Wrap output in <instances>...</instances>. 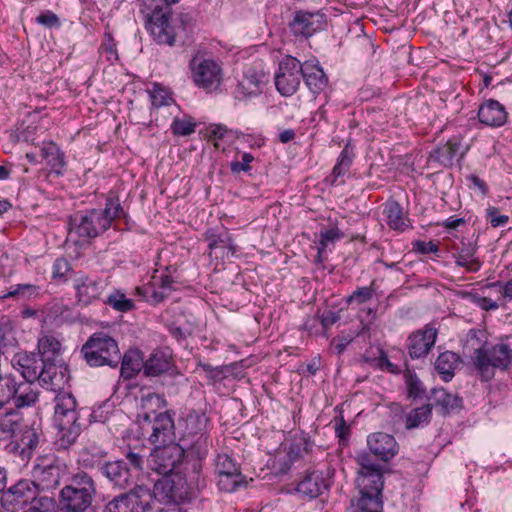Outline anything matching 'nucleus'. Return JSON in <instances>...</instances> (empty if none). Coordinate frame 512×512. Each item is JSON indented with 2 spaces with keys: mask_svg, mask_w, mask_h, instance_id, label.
Wrapping results in <instances>:
<instances>
[{
  "mask_svg": "<svg viewBox=\"0 0 512 512\" xmlns=\"http://www.w3.org/2000/svg\"><path fill=\"white\" fill-rule=\"evenodd\" d=\"M96 495L97 484L94 478L79 470L59 492V512H93L90 508Z\"/></svg>",
  "mask_w": 512,
  "mask_h": 512,
  "instance_id": "nucleus-4",
  "label": "nucleus"
},
{
  "mask_svg": "<svg viewBox=\"0 0 512 512\" xmlns=\"http://www.w3.org/2000/svg\"><path fill=\"white\" fill-rule=\"evenodd\" d=\"M478 250V246L473 242H465L462 240L460 245L456 247L455 253L453 254V258L455 259V264L459 267H463L467 272H477L480 270L482 263L478 257H476V253Z\"/></svg>",
  "mask_w": 512,
  "mask_h": 512,
  "instance_id": "nucleus-30",
  "label": "nucleus"
},
{
  "mask_svg": "<svg viewBox=\"0 0 512 512\" xmlns=\"http://www.w3.org/2000/svg\"><path fill=\"white\" fill-rule=\"evenodd\" d=\"M77 410V401L71 393L61 392L55 397L54 420L58 428L56 445L67 450L79 437L82 423Z\"/></svg>",
  "mask_w": 512,
  "mask_h": 512,
  "instance_id": "nucleus-5",
  "label": "nucleus"
},
{
  "mask_svg": "<svg viewBox=\"0 0 512 512\" xmlns=\"http://www.w3.org/2000/svg\"><path fill=\"white\" fill-rule=\"evenodd\" d=\"M104 303L119 312L131 311L135 306L133 300L128 299L120 290H114V292L104 300Z\"/></svg>",
  "mask_w": 512,
  "mask_h": 512,
  "instance_id": "nucleus-45",
  "label": "nucleus"
},
{
  "mask_svg": "<svg viewBox=\"0 0 512 512\" xmlns=\"http://www.w3.org/2000/svg\"><path fill=\"white\" fill-rule=\"evenodd\" d=\"M21 436L18 442L22 460H29L36 450L45 442V436L42 429L34 424L22 428Z\"/></svg>",
  "mask_w": 512,
  "mask_h": 512,
  "instance_id": "nucleus-28",
  "label": "nucleus"
},
{
  "mask_svg": "<svg viewBox=\"0 0 512 512\" xmlns=\"http://www.w3.org/2000/svg\"><path fill=\"white\" fill-rule=\"evenodd\" d=\"M217 485L221 491L233 492L245 482L240 464L228 453H219L214 461Z\"/></svg>",
  "mask_w": 512,
  "mask_h": 512,
  "instance_id": "nucleus-16",
  "label": "nucleus"
},
{
  "mask_svg": "<svg viewBox=\"0 0 512 512\" xmlns=\"http://www.w3.org/2000/svg\"><path fill=\"white\" fill-rule=\"evenodd\" d=\"M189 68L195 85L211 92L216 90L222 80V69L212 58H206L197 52L189 62Z\"/></svg>",
  "mask_w": 512,
  "mask_h": 512,
  "instance_id": "nucleus-11",
  "label": "nucleus"
},
{
  "mask_svg": "<svg viewBox=\"0 0 512 512\" xmlns=\"http://www.w3.org/2000/svg\"><path fill=\"white\" fill-rule=\"evenodd\" d=\"M176 267L169 266L166 268V271L168 272L167 275L161 276V282H160V289L167 292V294H170L171 291H173V283L175 282L172 273L176 272Z\"/></svg>",
  "mask_w": 512,
  "mask_h": 512,
  "instance_id": "nucleus-62",
  "label": "nucleus"
},
{
  "mask_svg": "<svg viewBox=\"0 0 512 512\" xmlns=\"http://www.w3.org/2000/svg\"><path fill=\"white\" fill-rule=\"evenodd\" d=\"M38 351L39 355L44 360H53V358L60 353L61 343L60 341L52 336L45 335L38 340Z\"/></svg>",
  "mask_w": 512,
  "mask_h": 512,
  "instance_id": "nucleus-43",
  "label": "nucleus"
},
{
  "mask_svg": "<svg viewBox=\"0 0 512 512\" xmlns=\"http://www.w3.org/2000/svg\"><path fill=\"white\" fill-rule=\"evenodd\" d=\"M344 237L342 231H340L337 227L327 229L320 234V241L318 246V254H321L328 242H334L335 240H339Z\"/></svg>",
  "mask_w": 512,
  "mask_h": 512,
  "instance_id": "nucleus-54",
  "label": "nucleus"
},
{
  "mask_svg": "<svg viewBox=\"0 0 512 512\" xmlns=\"http://www.w3.org/2000/svg\"><path fill=\"white\" fill-rule=\"evenodd\" d=\"M328 482L320 471H311L305 474L297 484L296 491L302 497L314 499L328 489Z\"/></svg>",
  "mask_w": 512,
  "mask_h": 512,
  "instance_id": "nucleus-29",
  "label": "nucleus"
},
{
  "mask_svg": "<svg viewBox=\"0 0 512 512\" xmlns=\"http://www.w3.org/2000/svg\"><path fill=\"white\" fill-rule=\"evenodd\" d=\"M460 364V357L451 351L441 353L435 361V369L441 378L448 382L454 376V371Z\"/></svg>",
  "mask_w": 512,
  "mask_h": 512,
  "instance_id": "nucleus-36",
  "label": "nucleus"
},
{
  "mask_svg": "<svg viewBox=\"0 0 512 512\" xmlns=\"http://www.w3.org/2000/svg\"><path fill=\"white\" fill-rule=\"evenodd\" d=\"M437 334V329L431 323L411 333L407 339L409 356L412 359L426 357L435 345Z\"/></svg>",
  "mask_w": 512,
  "mask_h": 512,
  "instance_id": "nucleus-20",
  "label": "nucleus"
},
{
  "mask_svg": "<svg viewBox=\"0 0 512 512\" xmlns=\"http://www.w3.org/2000/svg\"><path fill=\"white\" fill-rule=\"evenodd\" d=\"M57 507L54 494L39 491V495L30 502L26 512H57Z\"/></svg>",
  "mask_w": 512,
  "mask_h": 512,
  "instance_id": "nucleus-42",
  "label": "nucleus"
},
{
  "mask_svg": "<svg viewBox=\"0 0 512 512\" xmlns=\"http://www.w3.org/2000/svg\"><path fill=\"white\" fill-rule=\"evenodd\" d=\"M41 376L37 379L43 386L56 390L59 386L56 382L58 377V368L54 364L53 360H44L41 367Z\"/></svg>",
  "mask_w": 512,
  "mask_h": 512,
  "instance_id": "nucleus-44",
  "label": "nucleus"
},
{
  "mask_svg": "<svg viewBox=\"0 0 512 512\" xmlns=\"http://www.w3.org/2000/svg\"><path fill=\"white\" fill-rule=\"evenodd\" d=\"M172 367L171 353L165 350H155L144 362V374L149 377H156L167 373Z\"/></svg>",
  "mask_w": 512,
  "mask_h": 512,
  "instance_id": "nucleus-33",
  "label": "nucleus"
},
{
  "mask_svg": "<svg viewBox=\"0 0 512 512\" xmlns=\"http://www.w3.org/2000/svg\"><path fill=\"white\" fill-rule=\"evenodd\" d=\"M121 217H126V213L119 199L109 196L104 209H89L70 216V232L85 239L95 238L108 230L115 219Z\"/></svg>",
  "mask_w": 512,
  "mask_h": 512,
  "instance_id": "nucleus-3",
  "label": "nucleus"
},
{
  "mask_svg": "<svg viewBox=\"0 0 512 512\" xmlns=\"http://www.w3.org/2000/svg\"><path fill=\"white\" fill-rule=\"evenodd\" d=\"M302 70V64L297 58L290 55L282 58L274 76L275 87L282 96L290 97L297 92Z\"/></svg>",
  "mask_w": 512,
  "mask_h": 512,
  "instance_id": "nucleus-14",
  "label": "nucleus"
},
{
  "mask_svg": "<svg viewBox=\"0 0 512 512\" xmlns=\"http://www.w3.org/2000/svg\"><path fill=\"white\" fill-rule=\"evenodd\" d=\"M155 446L150 454V467L163 476L173 474V471L182 463L184 457H189L188 450L179 442Z\"/></svg>",
  "mask_w": 512,
  "mask_h": 512,
  "instance_id": "nucleus-13",
  "label": "nucleus"
},
{
  "mask_svg": "<svg viewBox=\"0 0 512 512\" xmlns=\"http://www.w3.org/2000/svg\"><path fill=\"white\" fill-rule=\"evenodd\" d=\"M179 0H143L140 11L144 15L146 28L153 39L161 45L173 46L176 30L170 21L171 5Z\"/></svg>",
  "mask_w": 512,
  "mask_h": 512,
  "instance_id": "nucleus-6",
  "label": "nucleus"
},
{
  "mask_svg": "<svg viewBox=\"0 0 512 512\" xmlns=\"http://www.w3.org/2000/svg\"><path fill=\"white\" fill-rule=\"evenodd\" d=\"M73 288L78 302L86 306L100 299L105 286L100 278L76 272L73 277Z\"/></svg>",
  "mask_w": 512,
  "mask_h": 512,
  "instance_id": "nucleus-19",
  "label": "nucleus"
},
{
  "mask_svg": "<svg viewBox=\"0 0 512 512\" xmlns=\"http://www.w3.org/2000/svg\"><path fill=\"white\" fill-rule=\"evenodd\" d=\"M65 472L66 466L55 456H41L33 468V482L39 491L54 494L53 490L59 487Z\"/></svg>",
  "mask_w": 512,
  "mask_h": 512,
  "instance_id": "nucleus-12",
  "label": "nucleus"
},
{
  "mask_svg": "<svg viewBox=\"0 0 512 512\" xmlns=\"http://www.w3.org/2000/svg\"><path fill=\"white\" fill-rule=\"evenodd\" d=\"M5 392L0 401V408L2 409L11 400L14 403L16 410L24 407H31L36 404L39 399L40 391L35 384V381L25 380L23 382H17L16 379L11 376L7 378Z\"/></svg>",
  "mask_w": 512,
  "mask_h": 512,
  "instance_id": "nucleus-15",
  "label": "nucleus"
},
{
  "mask_svg": "<svg viewBox=\"0 0 512 512\" xmlns=\"http://www.w3.org/2000/svg\"><path fill=\"white\" fill-rule=\"evenodd\" d=\"M136 292L138 295L142 296L143 299L147 302H150L152 304H158L162 301H164L169 294L165 292L164 290L156 289L153 285H147L144 287H137Z\"/></svg>",
  "mask_w": 512,
  "mask_h": 512,
  "instance_id": "nucleus-50",
  "label": "nucleus"
},
{
  "mask_svg": "<svg viewBox=\"0 0 512 512\" xmlns=\"http://www.w3.org/2000/svg\"><path fill=\"white\" fill-rule=\"evenodd\" d=\"M210 418L201 409L185 408L177 420L178 442L191 458L204 459L209 451Z\"/></svg>",
  "mask_w": 512,
  "mask_h": 512,
  "instance_id": "nucleus-2",
  "label": "nucleus"
},
{
  "mask_svg": "<svg viewBox=\"0 0 512 512\" xmlns=\"http://www.w3.org/2000/svg\"><path fill=\"white\" fill-rule=\"evenodd\" d=\"M144 468V456L134 451L125 453L124 458L108 460L100 467V473L109 483L119 489H131L137 484Z\"/></svg>",
  "mask_w": 512,
  "mask_h": 512,
  "instance_id": "nucleus-7",
  "label": "nucleus"
},
{
  "mask_svg": "<svg viewBox=\"0 0 512 512\" xmlns=\"http://www.w3.org/2000/svg\"><path fill=\"white\" fill-rule=\"evenodd\" d=\"M39 294L38 287L32 284H17L15 286L10 287V290L1 296L3 299L7 298H17V299H27L31 297H35Z\"/></svg>",
  "mask_w": 512,
  "mask_h": 512,
  "instance_id": "nucleus-48",
  "label": "nucleus"
},
{
  "mask_svg": "<svg viewBox=\"0 0 512 512\" xmlns=\"http://www.w3.org/2000/svg\"><path fill=\"white\" fill-rule=\"evenodd\" d=\"M151 493L165 502L180 504L190 498L191 488L182 475L169 474L155 482Z\"/></svg>",
  "mask_w": 512,
  "mask_h": 512,
  "instance_id": "nucleus-17",
  "label": "nucleus"
},
{
  "mask_svg": "<svg viewBox=\"0 0 512 512\" xmlns=\"http://www.w3.org/2000/svg\"><path fill=\"white\" fill-rule=\"evenodd\" d=\"M374 281L371 283L370 286H364L357 288L346 300L348 304L356 303L358 305L366 303L367 301L371 300L374 293Z\"/></svg>",
  "mask_w": 512,
  "mask_h": 512,
  "instance_id": "nucleus-52",
  "label": "nucleus"
},
{
  "mask_svg": "<svg viewBox=\"0 0 512 512\" xmlns=\"http://www.w3.org/2000/svg\"><path fill=\"white\" fill-rule=\"evenodd\" d=\"M340 314L338 311L326 310L320 317V322L325 331L340 320Z\"/></svg>",
  "mask_w": 512,
  "mask_h": 512,
  "instance_id": "nucleus-59",
  "label": "nucleus"
},
{
  "mask_svg": "<svg viewBox=\"0 0 512 512\" xmlns=\"http://www.w3.org/2000/svg\"><path fill=\"white\" fill-rule=\"evenodd\" d=\"M196 123L191 117L174 118L171 131L175 136H189L195 132Z\"/></svg>",
  "mask_w": 512,
  "mask_h": 512,
  "instance_id": "nucleus-49",
  "label": "nucleus"
},
{
  "mask_svg": "<svg viewBox=\"0 0 512 512\" xmlns=\"http://www.w3.org/2000/svg\"><path fill=\"white\" fill-rule=\"evenodd\" d=\"M459 150V143L453 140H448L447 143L441 147L436 148L430 153V160L437 162L443 167H450Z\"/></svg>",
  "mask_w": 512,
  "mask_h": 512,
  "instance_id": "nucleus-39",
  "label": "nucleus"
},
{
  "mask_svg": "<svg viewBox=\"0 0 512 512\" xmlns=\"http://www.w3.org/2000/svg\"><path fill=\"white\" fill-rule=\"evenodd\" d=\"M472 302L485 311L496 310L499 305L492 299L479 295H472Z\"/></svg>",
  "mask_w": 512,
  "mask_h": 512,
  "instance_id": "nucleus-64",
  "label": "nucleus"
},
{
  "mask_svg": "<svg viewBox=\"0 0 512 512\" xmlns=\"http://www.w3.org/2000/svg\"><path fill=\"white\" fill-rule=\"evenodd\" d=\"M486 219L494 228L505 226L509 222V217L507 215H501L499 208L494 206H489L486 209Z\"/></svg>",
  "mask_w": 512,
  "mask_h": 512,
  "instance_id": "nucleus-55",
  "label": "nucleus"
},
{
  "mask_svg": "<svg viewBox=\"0 0 512 512\" xmlns=\"http://www.w3.org/2000/svg\"><path fill=\"white\" fill-rule=\"evenodd\" d=\"M36 22L46 28L60 27L59 17L52 11H45L36 17Z\"/></svg>",
  "mask_w": 512,
  "mask_h": 512,
  "instance_id": "nucleus-58",
  "label": "nucleus"
},
{
  "mask_svg": "<svg viewBox=\"0 0 512 512\" xmlns=\"http://www.w3.org/2000/svg\"><path fill=\"white\" fill-rule=\"evenodd\" d=\"M23 421L22 413L14 408L0 410V441L11 439L22 431Z\"/></svg>",
  "mask_w": 512,
  "mask_h": 512,
  "instance_id": "nucleus-32",
  "label": "nucleus"
},
{
  "mask_svg": "<svg viewBox=\"0 0 512 512\" xmlns=\"http://www.w3.org/2000/svg\"><path fill=\"white\" fill-rule=\"evenodd\" d=\"M325 17L319 12L299 10L294 13L293 20L289 23L292 34L296 37L308 38L315 32L323 29Z\"/></svg>",
  "mask_w": 512,
  "mask_h": 512,
  "instance_id": "nucleus-21",
  "label": "nucleus"
},
{
  "mask_svg": "<svg viewBox=\"0 0 512 512\" xmlns=\"http://www.w3.org/2000/svg\"><path fill=\"white\" fill-rule=\"evenodd\" d=\"M80 352L90 367L109 366L115 368L121 360L118 343L103 332L92 334L83 344Z\"/></svg>",
  "mask_w": 512,
  "mask_h": 512,
  "instance_id": "nucleus-8",
  "label": "nucleus"
},
{
  "mask_svg": "<svg viewBox=\"0 0 512 512\" xmlns=\"http://www.w3.org/2000/svg\"><path fill=\"white\" fill-rule=\"evenodd\" d=\"M370 452L379 460L387 462L392 459L399 450L395 438L387 433L376 432L367 437Z\"/></svg>",
  "mask_w": 512,
  "mask_h": 512,
  "instance_id": "nucleus-24",
  "label": "nucleus"
},
{
  "mask_svg": "<svg viewBox=\"0 0 512 512\" xmlns=\"http://www.w3.org/2000/svg\"><path fill=\"white\" fill-rule=\"evenodd\" d=\"M413 250L421 254L437 253L439 251L438 245L433 241L425 242L417 240L413 243Z\"/></svg>",
  "mask_w": 512,
  "mask_h": 512,
  "instance_id": "nucleus-61",
  "label": "nucleus"
},
{
  "mask_svg": "<svg viewBox=\"0 0 512 512\" xmlns=\"http://www.w3.org/2000/svg\"><path fill=\"white\" fill-rule=\"evenodd\" d=\"M359 488V497L352 500L354 512H381L383 509L382 490L383 484H371L364 487L357 485Z\"/></svg>",
  "mask_w": 512,
  "mask_h": 512,
  "instance_id": "nucleus-22",
  "label": "nucleus"
},
{
  "mask_svg": "<svg viewBox=\"0 0 512 512\" xmlns=\"http://www.w3.org/2000/svg\"><path fill=\"white\" fill-rule=\"evenodd\" d=\"M171 101L169 93L163 88H155L151 93V102L154 107L167 106Z\"/></svg>",
  "mask_w": 512,
  "mask_h": 512,
  "instance_id": "nucleus-56",
  "label": "nucleus"
},
{
  "mask_svg": "<svg viewBox=\"0 0 512 512\" xmlns=\"http://www.w3.org/2000/svg\"><path fill=\"white\" fill-rule=\"evenodd\" d=\"M266 82V74L261 68L255 66L247 67L234 89L233 95L238 100L258 96L262 93Z\"/></svg>",
  "mask_w": 512,
  "mask_h": 512,
  "instance_id": "nucleus-18",
  "label": "nucleus"
},
{
  "mask_svg": "<svg viewBox=\"0 0 512 512\" xmlns=\"http://www.w3.org/2000/svg\"><path fill=\"white\" fill-rule=\"evenodd\" d=\"M152 493L146 485H135L127 492L114 497L103 512H149Z\"/></svg>",
  "mask_w": 512,
  "mask_h": 512,
  "instance_id": "nucleus-10",
  "label": "nucleus"
},
{
  "mask_svg": "<svg viewBox=\"0 0 512 512\" xmlns=\"http://www.w3.org/2000/svg\"><path fill=\"white\" fill-rule=\"evenodd\" d=\"M44 359L39 354L27 351L17 352L12 360V366L21 373L23 378L28 381H37L41 376V367Z\"/></svg>",
  "mask_w": 512,
  "mask_h": 512,
  "instance_id": "nucleus-23",
  "label": "nucleus"
},
{
  "mask_svg": "<svg viewBox=\"0 0 512 512\" xmlns=\"http://www.w3.org/2000/svg\"><path fill=\"white\" fill-rule=\"evenodd\" d=\"M302 69V79L312 93L318 94L327 87L328 78L318 63L305 61Z\"/></svg>",
  "mask_w": 512,
  "mask_h": 512,
  "instance_id": "nucleus-31",
  "label": "nucleus"
},
{
  "mask_svg": "<svg viewBox=\"0 0 512 512\" xmlns=\"http://www.w3.org/2000/svg\"><path fill=\"white\" fill-rule=\"evenodd\" d=\"M512 361V349L507 344L499 343L492 347H481L475 351L474 365L483 380L494 375V369H507Z\"/></svg>",
  "mask_w": 512,
  "mask_h": 512,
  "instance_id": "nucleus-9",
  "label": "nucleus"
},
{
  "mask_svg": "<svg viewBox=\"0 0 512 512\" xmlns=\"http://www.w3.org/2000/svg\"><path fill=\"white\" fill-rule=\"evenodd\" d=\"M121 375L124 379H131L142 369L144 370V361L139 350H128L121 355Z\"/></svg>",
  "mask_w": 512,
  "mask_h": 512,
  "instance_id": "nucleus-35",
  "label": "nucleus"
},
{
  "mask_svg": "<svg viewBox=\"0 0 512 512\" xmlns=\"http://www.w3.org/2000/svg\"><path fill=\"white\" fill-rule=\"evenodd\" d=\"M432 415V405L426 404L421 407L412 409L405 416V427L407 429H415L427 425Z\"/></svg>",
  "mask_w": 512,
  "mask_h": 512,
  "instance_id": "nucleus-41",
  "label": "nucleus"
},
{
  "mask_svg": "<svg viewBox=\"0 0 512 512\" xmlns=\"http://www.w3.org/2000/svg\"><path fill=\"white\" fill-rule=\"evenodd\" d=\"M108 452L101 447H97L95 445H91L85 447L79 456V463L84 468L95 469L97 468L100 471V467L107 462L106 457Z\"/></svg>",
  "mask_w": 512,
  "mask_h": 512,
  "instance_id": "nucleus-37",
  "label": "nucleus"
},
{
  "mask_svg": "<svg viewBox=\"0 0 512 512\" xmlns=\"http://www.w3.org/2000/svg\"><path fill=\"white\" fill-rule=\"evenodd\" d=\"M71 266L67 259L65 258H57L52 267V276L54 279H64L66 274L70 271Z\"/></svg>",
  "mask_w": 512,
  "mask_h": 512,
  "instance_id": "nucleus-57",
  "label": "nucleus"
},
{
  "mask_svg": "<svg viewBox=\"0 0 512 512\" xmlns=\"http://www.w3.org/2000/svg\"><path fill=\"white\" fill-rule=\"evenodd\" d=\"M353 157L354 154L352 150L349 149L348 146H345V148L341 151L338 161L332 170L333 184L336 182L338 177L343 176L349 171Z\"/></svg>",
  "mask_w": 512,
  "mask_h": 512,
  "instance_id": "nucleus-46",
  "label": "nucleus"
},
{
  "mask_svg": "<svg viewBox=\"0 0 512 512\" xmlns=\"http://www.w3.org/2000/svg\"><path fill=\"white\" fill-rule=\"evenodd\" d=\"M354 335L341 333L332 341L338 354H341L345 348L353 341Z\"/></svg>",
  "mask_w": 512,
  "mask_h": 512,
  "instance_id": "nucleus-63",
  "label": "nucleus"
},
{
  "mask_svg": "<svg viewBox=\"0 0 512 512\" xmlns=\"http://www.w3.org/2000/svg\"><path fill=\"white\" fill-rule=\"evenodd\" d=\"M254 160V156L250 153L242 155V161H234L231 163L232 172L238 173L241 171L248 172L251 169L250 163Z\"/></svg>",
  "mask_w": 512,
  "mask_h": 512,
  "instance_id": "nucleus-60",
  "label": "nucleus"
},
{
  "mask_svg": "<svg viewBox=\"0 0 512 512\" xmlns=\"http://www.w3.org/2000/svg\"><path fill=\"white\" fill-rule=\"evenodd\" d=\"M432 394L435 405L440 407L444 414L461 407L462 399L444 388L433 389Z\"/></svg>",
  "mask_w": 512,
  "mask_h": 512,
  "instance_id": "nucleus-40",
  "label": "nucleus"
},
{
  "mask_svg": "<svg viewBox=\"0 0 512 512\" xmlns=\"http://www.w3.org/2000/svg\"><path fill=\"white\" fill-rule=\"evenodd\" d=\"M41 157L56 174H62L65 166V154L53 141H45L40 148Z\"/></svg>",
  "mask_w": 512,
  "mask_h": 512,
  "instance_id": "nucleus-34",
  "label": "nucleus"
},
{
  "mask_svg": "<svg viewBox=\"0 0 512 512\" xmlns=\"http://www.w3.org/2000/svg\"><path fill=\"white\" fill-rule=\"evenodd\" d=\"M477 116L485 126L501 127L507 122L508 113L499 101L488 99L479 106Z\"/></svg>",
  "mask_w": 512,
  "mask_h": 512,
  "instance_id": "nucleus-26",
  "label": "nucleus"
},
{
  "mask_svg": "<svg viewBox=\"0 0 512 512\" xmlns=\"http://www.w3.org/2000/svg\"><path fill=\"white\" fill-rule=\"evenodd\" d=\"M388 226L397 231H404L408 228V219L404 217L402 207L397 201H388L384 206Z\"/></svg>",
  "mask_w": 512,
  "mask_h": 512,
  "instance_id": "nucleus-38",
  "label": "nucleus"
},
{
  "mask_svg": "<svg viewBox=\"0 0 512 512\" xmlns=\"http://www.w3.org/2000/svg\"><path fill=\"white\" fill-rule=\"evenodd\" d=\"M166 406V400L159 394L151 393L142 398L141 412L138 413L143 434L154 445H162L172 440L176 426L169 411H160Z\"/></svg>",
  "mask_w": 512,
  "mask_h": 512,
  "instance_id": "nucleus-1",
  "label": "nucleus"
},
{
  "mask_svg": "<svg viewBox=\"0 0 512 512\" xmlns=\"http://www.w3.org/2000/svg\"><path fill=\"white\" fill-rule=\"evenodd\" d=\"M404 378L407 386L408 397L413 399L423 398L425 395V388L417 375L414 372L407 370L404 374Z\"/></svg>",
  "mask_w": 512,
  "mask_h": 512,
  "instance_id": "nucleus-47",
  "label": "nucleus"
},
{
  "mask_svg": "<svg viewBox=\"0 0 512 512\" xmlns=\"http://www.w3.org/2000/svg\"><path fill=\"white\" fill-rule=\"evenodd\" d=\"M356 461L360 466L359 475L356 479L357 485L367 487V485L371 484H378V486L383 484L382 467L373 461L369 453H359Z\"/></svg>",
  "mask_w": 512,
  "mask_h": 512,
  "instance_id": "nucleus-25",
  "label": "nucleus"
},
{
  "mask_svg": "<svg viewBox=\"0 0 512 512\" xmlns=\"http://www.w3.org/2000/svg\"><path fill=\"white\" fill-rule=\"evenodd\" d=\"M204 239L208 243L209 254L211 255L215 249L226 247V243L230 241V234L227 231L216 234L214 230L209 229L204 233Z\"/></svg>",
  "mask_w": 512,
  "mask_h": 512,
  "instance_id": "nucleus-51",
  "label": "nucleus"
},
{
  "mask_svg": "<svg viewBox=\"0 0 512 512\" xmlns=\"http://www.w3.org/2000/svg\"><path fill=\"white\" fill-rule=\"evenodd\" d=\"M102 55H106L107 61L113 63L118 59L115 40L110 32L104 34V40L99 48Z\"/></svg>",
  "mask_w": 512,
  "mask_h": 512,
  "instance_id": "nucleus-53",
  "label": "nucleus"
},
{
  "mask_svg": "<svg viewBox=\"0 0 512 512\" xmlns=\"http://www.w3.org/2000/svg\"><path fill=\"white\" fill-rule=\"evenodd\" d=\"M39 495V489L31 480H20L2 496V501L15 505H26Z\"/></svg>",
  "mask_w": 512,
  "mask_h": 512,
  "instance_id": "nucleus-27",
  "label": "nucleus"
}]
</instances>
